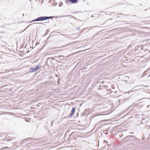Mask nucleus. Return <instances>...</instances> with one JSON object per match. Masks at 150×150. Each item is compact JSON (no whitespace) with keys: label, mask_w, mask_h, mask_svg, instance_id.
<instances>
[{"label":"nucleus","mask_w":150,"mask_h":150,"mask_svg":"<svg viewBox=\"0 0 150 150\" xmlns=\"http://www.w3.org/2000/svg\"><path fill=\"white\" fill-rule=\"evenodd\" d=\"M92 17H93V15H92Z\"/></svg>","instance_id":"6ab92c4d"},{"label":"nucleus","mask_w":150,"mask_h":150,"mask_svg":"<svg viewBox=\"0 0 150 150\" xmlns=\"http://www.w3.org/2000/svg\"><path fill=\"white\" fill-rule=\"evenodd\" d=\"M69 15L64 16L63 17H67L69 16Z\"/></svg>","instance_id":"4468645a"},{"label":"nucleus","mask_w":150,"mask_h":150,"mask_svg":"<svg viewBox=\"0 0 150 150\" xmlns=\"http://www.w3.org/2000/svg\"><path fill=\"white\" fill-rule=\"evenodd\" d=\"M143 86L142 85H138L137 86H136V88H139L140 87V86Z\"/></svg>","instance_id":"9d476101"},{"label":"nucleus","mask_w":150,"mask_h":150,"mask_svg":"<svg viewBox=\"0 0 150 150\" xmlns=\"http://www.w3.org/2000/svg\"><path fill=\"white\" fill-rule=\"evenodd\" d=\"M45 20H46L45 16H41L38 17L37 18L33 20V21H31V22H33L34 21H41Z\"/></svg>","instance_id":"f257e3e1"},{"label":"nucleus","mask_w":150,"mask_h":150,"mask_svg":"<svg viewBox=\"0 0 150 150\" xmlns=\"http://www.w3.org/2000/svg\"><path fill=\"white\" fill-rule=\"evenodd\" d=\"M134 137V138H136V137H135V136H132V135H129V136H127V137H125V139H127V138H130V137Z\"/></svg>","instance_id":"6e6552de"},{"label":"nucleus","mask_w":150,"mask_h":150,"mask_svg":"<svg viewBox=\"0 0 150 150\" xmlns=\"http://www.w3.org/2000/svg\"><path fill=\"white\" fill-rule=\"evenodd\" d=\"M63 4V3L62 2H60L59 4V6H62Z\"/></svg>","instance_id":"9b49d317"},{"label":"nucleus","mask_w":150,"mask_h":150,"mask_svg":"<svg viewBox=\"0 0 150 150\" xmlns=\"http://www.w3.org/2000/svg\"><path fill=\"white\" fill-rule=\"evenodd\" d=\"M147 73H150V67L149 69H148L145 71H144V75H147Z\"/></svg>","instance_id":"20e7f679"},{"label":"nucleus","mask_w":150,"mask_h":150,"mask_svg":"<svg viewBox=\"0 0 150 150\" xmlns=\"http://www.w3.org/2000/svg\"><path fill=\"white\" fill-rule=\"evenodd\" d=\"M139 89H141V88H140Z\"/></svg>","instance_id":"aec40b11"},{"label":"nucleus","mask_w":150,"mask_h":150,"mask_svg":"<svg viewBox=\"0 0 150 150\" xmlns=\"http://www.w3.org/2000/svg\"><path fill=\"white\" fill-rule=\"evenodd\" d=\"M30 71L31 72H33L35 71L34 68L32 67H30Z\"/></svg>","instance_id":"0eeeda50"},{"label":"nucleus","mask_w":150,"mask_h":150,"mask_svg":"<svg viewBox=\"0 0 150 150\" xmlns=\"http://www.w3.org/2000/svg\"><path fill=\"white\" fill-rule=\"evenodd\" d=\"M41 67V65H40V64H38V65L37 66V67H34V69L35 71L38 70V69H39V68H40Z\"/></svg>","instance_id":"39448f33"},{"label":"nucleus","mask_w":150,"mask_h":150,"mask_svg":"<svg viewBox=\"0 0 150 150\" xmlns=\"http://www.w3.org/2000/svg\"><path fill=\"white\" fill-rule=\"evenodd\" d=\"M75 108L74 107H73L71 110V113L70 115L69 116V117H71L73 115L75 111Z\"/></svg>","instance_id":"7ed1b4c3"},{"label":"nucleus","mask_w":150,"mask_h":150,"mask_svg":"<svg viewBox=\"0 0 150 150\" xmlns=\"http://www.w3.org/2000/svg\"><path fill=\"white\" fill-rule=\"evenodd\" d=\"M46 17V19L47 20L49 19H52L54 17V16H45Z\"/></svg>","instance_id":"1a4fd4ad"},{"label":"nucleus","mask_w":150,"mask_h":150,"mask_svg":"<svg viewBox=\"0 0 150 150\" xmlns=\"http://www.w3.org/2000/svg\"><path fill=\"white\" fill-rule=\"evenodd\" d=\"M58 83H59V81H58Z\"/></svg>","instance_id":"a211bd4d"},{"label":"nucleus","mask_w":150,"mask_h":150,"mask_svg":"<svg viewBox=\"0 0 150 150\" xmlns=\"http://www.w3.org/2000/svg\"><path fill=\"white\" fill-rule=\"evenodd\" d=\"M108 91H110V93H112L113 95H114V94L117 92V91L115 90V88L114 85L112 86L111 88L109 89V90H108Z\"/></svg>","instance_id":"f03ea898"},{"label":"nucleus","mask_w":150,"mask_h":150,"mask_svg":"<svg viewBox=\"0 0 150 150\" xmlns=\"http://www.w3.org/2000/svg\"><path fill=\"white\" fill-rule=\"evenodd\" d=\"M76 29L77 30H80V28H76Z\"/></svg>","instance_id":"ddd939ff"},{"label":"nucleus","mask_w":150,"mask_h":150,"mask_svg":"<svg viewBox=\"0 0 150 150\" xmlns=\"http://www.w3.org/2000/svg\"><path fill=\"white\" fill-rule=\"evenodd\" d=\"M130 134H133L134 133L130 132Z\"/></svg>","instance_id":"dca6fc26"},{"label":"nucleus","mask_w":150,"mask_h":150,"mask_svg":"<svg viewBox=\"0 0 150 150\" xmlns=\"http://www.w3.org/2000/svg\"><path fill=\"white\" fill-rule=\"evenodd\" d=\"M78 0H69V1L72 3H76L78 1Z\"/></svg>","instance_id":"423d86ee"},{"label":"nucleus","mask_w":150,"mask_h":150,"mask_svg":"<svg viewBox=\"0 0 150 150\" xmlns=\"http://www.w3.org/2000/svg\"><path fill=\"white\" fill-rule=\"evenodd\" d=\"M104 142L106 143H107V141L106 140H104Z\"/></svg>","instance_id":"f8f14e48"},{"label":"nucleus","mask_w":150,"mask_h":150,"mask_svg":"<svg viewBox=\"0 0 150 150\" xmlns=\"http://www.w3.org/2000/svg\"><path fill=\"white\" fill-rule=\"evenodd\" d=\"M150 76V74H149V75L148 76L149 77V76Z\"/></svg>","instance_id":"f3484780"},{"label":"nucleus","mask_w":150,"mask_h":150,"mask_svg":"<svg viewBox=\"0 0 150 150\" xmlns=\"http://www.w3.org/2000/svg\"><path fill=\"white\" fill-rule=\"evenodd\" d=\"M143 86L145 87H148V86Z\"/></svg>","instance_id":"2eb2a0df"}]
</instances>
